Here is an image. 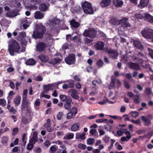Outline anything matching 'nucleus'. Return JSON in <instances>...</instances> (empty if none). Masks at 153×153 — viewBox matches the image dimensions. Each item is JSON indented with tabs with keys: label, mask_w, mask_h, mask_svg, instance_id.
Segmentation results:
<instances>
[{
	"label": "nucleus",
	"mask_w": 153,
	"mask_h": 153,
	"mask_svg": "<svg viewBox=\"0 0 153 153\" xmlns=\"http://www.w3.org/2000/svg\"><path fill=\"white\" fill-rule=\"evenodd\" d=\"M59 98L62 102H66V101H67L68 97H67L65 95L62 94L60 95Z\"/></svg>",
	"instance_id": "44"
},
{
	"label": "nucleus",
	"mask_w": 153,
	"mask_h": 153,
	"mask_svg": "<svg viewBox=\"0 0 153 153\" xmlns=\"http://www.w3.org/2000/svg\"><path fill=\"white\" fill-rule=\"evenodd\" d=\"M7 108L11 113L14 114L16 112V110L13 108V106L8 105Z\"/></svg>",
	"instance_id": "39"
},
{
	"label": "nucleus",
	"mask_w": 153,
	"mask_h": 153,
	"mask_svg": "<svg viewBox=\"0 0 153 153\" xmlns=\"http://www.w3.org/2000/svg\"><path fill=\"white\" fill-rule=\"evenodd\" d=\"M61 61V59L58 57L54 58L49 61V63L52 64H56Z\"/></svg>",
	"instance_id": "29"
},
{
	"label": "nucleus",
	"mask_w": 153,
	"mask_h": 153,
	"mask_svg": "<svg viewBox=\"0 0 153 153\" xmlns=\"http://www.w3.org/2000/svg\"><path fill=\"white\" fill-rule=\"evenodd\" d=\"M80 127V124L79 123H76L74 124L71 127V130L73 131H77Z\"/></svg>",
	"instance_id": "33"
},
{
	"label": "nucleus",
	"mask_w": 153,
	"mask_h": 153,
	"mask_svg": "<svg viewBox=\"0 0 153 153\" xmlns=\"http://www.w3.org/2000/svg\"><path fill=\"white\" fill-rule=\"evenodd\" d=\"M20 47L18 43L15 41H13L11 42V44L8 46V50L10 55L13 56L14 52L20 53L24 52L25 49L23 48L20 51Z\"/></svg>",
	"instance_id": "1"
},
{
	"label": "nucleus",
	"mask_w": 153,
	"mask_h": 153,
	"mask_svg": "<svg viewBox=\"0 0 153 153\" xmlns=\"http://www.w3.org/2000/svg\"><path fill=\"white\" fill-rule=\"evenodd\" d=\"M130 121L136 125H141V122L140 120L137 119L136 120H130Z\"/></svg>",
	"instance_id": "52"
},
{
	"label": "nucleus",
	"mask_w": 153,
	"mask_h": 153,
	"mask_svg": "<svg viewBox=\"0 0 153 153\" xmlns=\"http://www.w3.org/2000/svg\"><path fill=\"white\" fill-rule=\"evenodd\" d=\"M44 126L46 128V130L49 132H51L53 130L51 127V124L45 123L44 124Z\"/></svg>",
	"instance_id": "37"
},
{
	"label": "nucleus",
	"mask_w": 153,
	"mask_h": 153,
	"mask_svg": "<svg viewBox=\"0 0 153 153\" xmlns=\"http://www.w3.org/2000/svg\"><path fill=\"white\" fill-rule=\"evenodd\" d=\"M6 102L4 99H0V105L2 106H5L6 105Z\"/></svg>",
	"instance_id": "55"
},
{
	"label": "nucleus",
	"mask_w": 153,
	"mask_h": 153,
	"mask_svg": "<svg viewBox=\"0 0 153 153\" xmlns=\"http://www.w3.org/2000/svg\"><path fill=\"white\" fill-rule=\"evenodd\" d=\"M131 137V136L126 135V137H123L121 138V140L122 141H128Z\"/></svg>",
	"instance_id": "40"
},
{
	"label": "nucleus",
	"mask_w": 153,
	"mask_h": 153,
	"mask_svg": "<svg viewBox=\"0 0 153 153\" xmlns=\"http://www.w3.org/2000/svg\"><path fill=\"white\" fill-rule=\"evenodd\" d=\"M113 2L114 6L117 7L122 6L123 3L121 0H113Z\"/></svg>",
	"instance_id": "23"
},
{
	"label": "nucleus",
	"mask_w": 153,
	"mask_h": 153,
	"mask_svg": "<svg viewBox=\"0 0 153 153\" xmlns=\"http://www.w3.org/2000/svg\"><path fill=\"white\" fill-rule=\"evenodd\" d=\"M138 57H132V60L140 64H142L143 63L144 59H146V56L141 52H139L138 54Z\"/></svg>",
	"instance_id": "6"
},
{
	"label": "nucleus",
	"mask_w": 153,
	"mask_h": 153,
	"mask_svg": "<svg viewBox=\"0 0 153 153\" xmlns=\"http://www.w3.org/2000/svg\"><path fill=\"white\" fill-rule=\"evenodd\" d=\"M108 101V99L107 98H105L102 101L99 102L98 103L100 105H103L105 104Z\"/></svg>",
	"instance_id": "57"
},
{
	"label": "nucleus",
	"mask_w": 153,
	"mask_h": 153,
	"mask_svg": "<svg viewBox=\"0 0 153 153\" xmlns=\"http://www.w3.org/2000/svg\"><path fill=\"white\" fill-rule=\"evenodd\" d=\"M148 0H140L139 6V7H145L148 5Z\"/></svg>",
	"instance_id": "30"
},
{
	"label": "nucleus",
	"mask_w": 153,
	"mask_h": 153,
	"mask_svg": "<svg viewBox=\"0 0 153 153\" xmlns=\"http://www.w3.org/2000/svg\"><path fill=\"white\" fill-rule=\"evenodd\" d=\"M78 147L79 149L84 150L85 149L86 146L81 143H79L78 145Z\"/></svg>",
	"instance_id": "60"
},
{
	"label": "nucleus",
	"mask_w": 153,
	"mask_h": 153,
	"mask_svg": "<svg viewBox=\"0 0 153 153\" xmlns=\"http://www.w3.org/2000/svg\"><path fill=\"white\" fill-rule=\"evenodd\" d=\"M50 24L53 28H57L59 24H60L61 21L59 19L56 18H54L52 20H50Z\"/></svg>",
	"instance_id": "9"
},
{
	"label": "nucleus",
	"mask_w": 153,
	"mask_h": 153,
	"mask_svg": "<svg viewBox=\"0 0 153 153\" xmlns=\"http://www.w3.org/2000/svg\"><path fill=\"white\" fill-rule=\"evenodd\" d=\"M6 16L7 17H10L15 16H16V15L14 11H10L6 13Z\"/></svg>",
	"instance_id": "38"
},
{
	"label": "nucleus",
	"mask_w": 153,
	"mask_h": 153,
	"mask_svg": "<svg viewBox=\"0 0 153 153\" xmlns=\"http://www.w3.org/2000/svg\"><path fill=\"white\" fill-rule=\"evenodd\" d=\"M21 22L22 23V26L24 28L26 29L29 26L28 22L26 19H23L21 20Z\"/></svg>",
	"instance_id": "34"
},
{
	"label": "nucleus",
	"mask_w": 153,
	"mask_h": 153,
	"mask_svg": "<svg viewBox=\"0 0 153 153\" xmlns=\"http://www.w3.org/2000/svg\"><path fill=\"white\" fill-rule=\"evenodd\" d=\"M110 137L106 135H105L103 138L102 140L106 143H108L110 141Z\"/></svg>",
	"instance_id": "42"
},
{
	"label": "nucleus",
	"mask_w": 153,
	"mask_h": 153,
	"mask_svg": "<svg viewBox=\"0 0 153 153\" xmlns=\"http://www.w3.org/2000/svg\"><path fill=\"white\" fill-rule=\"evenodd\" d=\"M21 98L19 96H16L13 99V102L15 105L18 106L20 104Z\"/></svg>",
	"instance_id": "27"
},
{
	"label": "nucleus",
	"mask_w": 153,
	"mask_h": 153,
	"mask_svg": "<svg viewBox=\"0 0 153 153\" xmlns=\"http://www.w3.org/2000/svg\"><path fill=\"white\" fill-rule=\"evenodd\" d=\"M148 50L149 52V55L153 59V50L149 48H148Z\"/></svg>",
	"instance_id": "64"
},
{
	"label": "nucleus",
	"mask_w": 153,
	"mask_h": 153,
	"mask_svg": "<svg viewBox=\"0 0 153 153\" xmlns=\"http://www.w3.org/2000/svg\"><path fill=\"white\" fill-rule=\"evenodd\" d=\"M54 85L53 84H48L43 85V88L45 91H48L49 90L53 89V88L54 87Z\"/></svg>",
	"instance_id": "28"
},
{
	"label": "nucleus",
	"mask_w": 153,
	"mask_h": 153,
	"mask_svg": "<svg viewBox=\"0 0 153 153\" xmlns=\"http://www.w3.org/2000/svg\"><path fill=\"white\" fill-rule=\"evenodd\" d=\"M43 13L39 11H37L34 14V17L36 19H41L44 17Z\"/></svg>",
	"instance_id": "22"
},
{
	"label": "nucleus",
	"mask_w": 153,
	"mask_h": 153,
	"mask_svg": "<svg viewBox=\"0 0 153 153\" xmlns=\"http://www.w3.org/2000/svg\"><path fill=\"white\" fill-rule=\"evenodd\" d=\"M97 65L99 67H102L103 65V61L101 60H99L97 62Z\"/></svg>",
	"instance_id": "59"
},
{
	"label": "nucleus",
	"mask_w": 153,
	"mask_h": 153,
	"mask_svg": "<svg viewBox=\"0 0 153 153\" xmlns=\"http://www.w3.org/2000/svg\"><path fill=\"white\" fill-rule=\"evenodd\" d=\"M141 119L144 123L145 126H149L151 125V123L150 120L145 116H142L141 117Z\"/></svg>",
	"instance_id": "21"
},
{
	"label": "nucleus",
	"mask_w": 153,
	"mask_h": 153,
	"mask_svg": "<svg viewBox=\"0 0 153 153\" xmlns=\"http://www.w3.org/2000/svg\"><path fill=\"white\" fill-rule=\"evenodd\" d=\"M76 139H80L82 140H84L85 139V133L83 132L82 134L79 133H77L76 134Z\"/></svg>",
	"instance_id": "25"
},
{
	"label": "nucleus",
	"mask_w": 153,
	"mask_h": 153,
	"mask_svg": "<svg viewBox=\"0 0 153 153\" xmlns=\"http://www.w3.org/2000/svg\"><path fill=\"white\" fill-rule=\"evenodd\" d=\"M141 34L146 39H151L153 42V30L149 28L146 27L141 31Z\"/></svg>",
	"instance_id": "3"
},
{
	"label": "nucleus",
	"mask_w": 153,
	"mask_h": 153,
	"mask_svg": "<svg viewBox=\"0 0 153 153\" xmlns=\"http://www.w3.org/2000/svg\"><path fill=\"white\" fill-rule=\"evenodd\" d=\"M66 63L68 65H72L75 63L76 61L75 56L73 53L69 54L65 59Z\"/></svg>",
	"instance_id": "7"
},
{
	"label": "nucleus",
	"mask_w": 153,
	"mask_h": 153,
	"mask_svg": "<svg viewBox=\"0 0 153 153\" xmlns=\"http://www.w3.org/2000/svg\"><path fill=\"white\" fill-rule=\"evenodd\" d=\"M68 92L71 93V96L75 99H77L79 97L78 95H77L78 94L77 91L74 89H71L68 91Z\"/></svg>",
	"instance_id": "14"
},
{
	"label": "nucleus",
	"mask_w": 153,
	"mask_h": 153,
	"mask_svg": "<svg viewBox=\"0 0 153 153\" xmlns=\"http://www.w3.org/2000/svg\"><path fill=\"white\" fill-rule=\"evenodd\" d=\"M104 44L101 41H97L94 45V47L97 50L103 51L104 48Z\"/></svg>",
	"instance_id": "10"
},
{
	"label": "nucleus",
	"mask_w": 153,
	"mask_h": 153,
	"mask_svg": "<svg viewBox=\"0 0 153 153\" xmlns=\"http://www.w3.org/2000/svg\"><path fill=\"white\" fill-rule=\"evenodd\" d=\"M105 51L108 53L109 57L112 59H116L118 56V53L117 51L111 49H105Z\"/></svg>",
	"instance_id": "8"
},
{
	"label": "nucleus",
	"mask_w": 153,
	"mask_h": 153,
	"mask_svg": "<svg viewBox=\"0 0 153 153\" xmlns=\"http://www.w3.org/2000/svg\"><path fill=\"white\" fill-rule=\"evenodd\" d=\"M94 139L93 138H90L87 139L86 142L87 144L91 145L93 144Z\"/></svg>",
	"instance_id": "41"
},
{
	"label": "nucleus",
	"mask_w": 153,
	"mask_h": 153,
	"mask_svg": "<svg viewBox=\"0 0 153 153\" xmlns=\"http://www.w3.org/2000/svg\"><path fill=\"white\" fill-rule=\"evenodd\" d=\"M109 117L111 118H113L114 120L117 119L119 120H122V117L119 116H117L116 115H109Z\"/></svg>",
	"instance_id": "46"
},
{
	"label": "nucleus",
	"mask_w": 153,
	"mask_h": 153,
	"mask_svg": "<svg viewBox=\"0 0 153 153\" xmlns=\"http://www.w3.org/2000/svg\"><path fill=\"white\" fill-rule=\"evenodd\" d=\"M90 134L92 135H94L97 134V132L95 129L92 128L90 130Z\"/></svg>",
	"instance_id": "61"
},
{
	"label": "nucleus",
	"mask_w": 153,
	"mask_h": 153,
	"mask_svg": "<svg viewBox=\"0 0 153 153\" xmlns=\"http://www.w3.org/2000/svg\"><path fill=\"white\" fill-rule=\"evenodd\" d=\"M133 44L134 46L137 49L140 50H143L144 49L143 45L139 41L135 40L133 41Z\"/></svg>",
	"instance_id": "15"
},
{
	"label": "nucleus",
	"mask_w": 153,
	"mask_h": 153,
	"mask_svg": "<svg viewBox=\"0 0 153 153\" xmlns=\"http://www.w3.org/2000/svg\"><path fill=\"white\" fill-rule=\"evenodd\" d=\"M74 134L72 133H69L66 134L64 137V139H73L74 137Z\"/></svg>",
	"instance_id": "35"
},
{
	"label": "nucleus",
	"mask_w": 153,
	"mask_h": 153,
	"mask_svg": "<svg viewBox=\"0 0 153 153\" xmlns=\"http://www.w3.org/2000/svg\"><path fill=\"white\" fill-rule=\"evenodd\" d=\"M19 131V128L17 127H16L13 128V129L12 134V135L14 136L16 135Z\"/></svg>",
	"instance_id": "51"
},
{
	"label": "nucleus",
	"mask_w": 153,
	"mask_h": 153,
	"mask_svg": "<svg viewBox=\"0 0 153 153\" xmlns=\"http://www.w3.org/2000/svg\"><path fill=\"white\" fill-rule=\"evenodd\" d=\"M46 47L45 44L42 42H39L36 46V49L37 51L41 52L43 51Z\"/></svg>",
	"instance_id": "13"
},
{
	"label": "nucleus",
	"mask_w": 153,
	"mask_h": 153,
	"mask_svg": "<svg viewBox=\"0 0 153 153\" xmlns=\"http://www.w3.org/2000/svg\"><path fill=\"white\" fill-rule=\"evenodd\" d=\"M128 19L126 18H123L122 19L121 23L122 24V27L125 28L130 27L131 25L127 22Z\"/></svg>",
	"instance_id": "17"
},
{
	"label": "nucleus",
	"mask_w": 153,
	"mask_h": 153,
	"mask_svg": "<svg viewBox=\"0 0 153 153\" xmlns=\"http://www.w3.org/2000/svg\"><path fill=\"white\" fill-rule=\"evenodd\" d=\"M152 92V89L149 88H146L144 91V92L147 95L151 94Z\"/></svg>",
	"instance_id": "43"
},
{
	"label": "nucleus",
	"mask_w": 153,
	"mask_h": 153,
	"mask_svg": "<svg viewBox=\"0 0 153 153\" xmlns=\"http://www.w3.org/2000/svg\"><path fill=\"white\" fill-rule=\"evenodd\" d=\"M40 60L43 62H47L49 59L48 57L45 55L41 54L39 56Z\"/></svg>",
	"instance_id": "31"
},
{
	"label": "nucleus",
	"mask_w": 153,
	"mask_h": 153,
	"mask_svg": "<svg viewBox=\"0 0 153 153\" xmlns=\"http://www.w3.org/2000/svg\"><path fill=\"white\" fill-rule=\"evenodd\" d=\"M30 104V103L28 101L26 98H23L22 105L21 111H25V108L27 107Z\"/></svg>",
	"instance_id": "12"
},
{
	"label": "nucleus",
	"mask_w": 153,
	"mask_h": 153,
	"mask_svg": "<svg viewBox=\"0 0 153 153\" xmlns=\"http://www.w3.org/2000/svg\"><path fill=\"white\" fill-rule=\"evenodd\" d=\"M25 63L27 65H33L35 64L36 61L33 59L31 58L27 60Z\"/></svg>",
	"instance_id": "36"
},
{
	"label": "nucleus",
	"mask_w": 153,
	"mask_h": 153,
	"mask_svg": "<svg viewBox=\"0 0 153 153\" xmlns=\"http://www.w3.org/2000/svg\"><path fill=\"white\" fill-rule=\"evenodd\" d=\"M112 0H102L100 2V5L102 7H104L109 6L111 3Z\"/></svg>",
	"instance_id": "19"
},
{
	"label": "nucleus",
	"mask_w": 153,
	"mask_h": 153,
	"mask_svg": "<svg viewBox=\"0 0 153 153\" xmlns=\"http://www.w3.org/2000/svg\"><path fill=\"white\" fill-rule=\"evenodd\" d=\"M57 148V146L55 145H53L51 146L50 148V150L51 151V153H53L56 150V148Z\"/></svg>",
	"instance_id": "48"
},
{
	"label": "nucleus",
	"mask_w": 153,
	"mask_h": 153,
	"mask_svg": "<svg viewBox=\"0 0 153 153\" xmlns=\"http://www.w3.org/2000/svg\"><path fill=\"white\" fill-rule=\"evenodd\" d=\"M115 145L116 149L119 150H121L123 149V147L121 145L117 142L115 143Z\"/></svg>",
	"instance_id": "47"
},
{
	"label": "nucleus",
	"mask_w": 153,
	"mask_h": 153,
	"mask_svg": "<svg viewBox=\"0 0 153 153\" xmlns=\"http://www.w3.org/2000/svg\"><path fill=\"white\" fill-rule=\"evenodd\" d=\"M40 105V100L39 99H36L35 101L34 106L35 108L37 109L38 108L36 107L39 106Z\"/></svg>",
	"instance_id": "54"
},
{
	"label": "nucleus",
	"mask_w": 153,
	"mask_h": 153,
	"mask_svg": "<svg viewBox=\"0 0 153 153\" xmlns=\"http://www.w3.org/2000/svg\"><path fill=\"white\" fill-rule=\"evenodd\" d=\"M121 21L122 19L119 20L117 18L115 17L112 18L110 21L111 23L115 25H118L121 24Z\"/></svg>",
	"instance_id": "18"
},
{
	"label": "nucleus",
	"mask_w": 153,
	"mask_h": 153,
	"mask_svg": "<svg viewBox=\"0 0 153 153\" xmlns=\"http://www.w3.org/2000/svg\"><path fill=\"white\" fill-rule=\"evenodd\" d=\"M71 111L74 114V116H75L77 113V110L76 108L73 107L71 109Z\"/></svg>",
	"instance_id": "58"
},
{
	"label": "nucleus",
	"mask_w": 153,
	"mask_h": 153,
	"mask_svg": "<svg viewBox=\"0 0 153 153\" xmlns=\"http://www.w3.org/2000/svg\"><path fill=\"white\" fill-rule=\"evenodd\" d=\"M97 34L95 29L93 28H88L84 30L82 34L83 36L88 37L90 38H94Z\"/></svg>",
	"instance_id": "5"
},
{
	"label": "nucleus",
	"mask_w": 153,
	"mask_h": 153,
	"mask_svg": "<svg viewBox=\"0 0 153 153\" xmlns=\"http://www.w3.org/2000/svg\"><path fill=\"white\" fill-rule=\"evenodd\" d=\"M8 138L5 136H4L3 137L2 140V143L4 144H6L8 142Z\"/></svg>",
	"instance_id": "56"
},
{
	"label": "nucleus",
	"mask_w": 153,
	"mask_h": 153,
	"mask_svg": "<svg viewBox=\"0 0 153 153\" xmlns=\"http://www.w3.org/2000/svg\"><path fill=\"white\" fill-rule=\"evenodd\" d=\"M130 114H131V116L134 118H136L138 116V113L137 111H131Z\"/></svg>",
	"instance_id": "50"
},
{
	"label": "nucleus",
	"mask_w": 153,
	"mask_h": 153,
	"mask_svg": "<svg viewBox=\"0 0 153 153\" xmlns=\"http://www.w3.org/2000/svg\"><path fill=\"white\" fill-rule=\"evenodd\" d=\"M70 23L71 26L74 28H78L80 25L79 23L76 22L74 19L70 21Z\"/></svg>",
	"instance_id": "24"
},
{
	"label": "nucleus",
	"mask_w": 153,
	"mask_h": 153,
	"mask_svg": "<svg viewBox=\"0 0 153 153\" xmlns=\"http://www.w3.org/2000/svg\"><path fill=\"white\" fill-rule=\"evenodd\" d=\"M134 102L136 104L139 103L141 100V99L139 95H134V97L133 98Z\"/></svg>",
	"instance_id": "32"
},
{
	"label": "nucleus",
	"mask_w": 153,
	"mask_h": 153,
	"mask_svg": "<svg viewBox=\"0 0 153 153\" xmlns=\"http://www.w3.org/2000/svg\"><path fill=\"white\" fill-rule=\"evenodd\" d=\"M37 141V138L32 137L31 139H30L29 143L34 145Z\"/></svg>",
	"instance_id": "49"
},
{
	"label": "nucleus",
	"mask_w": 153,
	"mask_h": 153,
	"mask_svg": "<svg viewBox=\"0 0 153 153\" xmlns=\"http://www.w3.org/2000/svg\"><path fill=\"white\" fill-rule=\"evenodd\" d=\"M116 79L114 77H112L111 78V81L110 83V85L111 87H114L115 86V82Z\"/></svg>",
	"instance_id": "45"
},
{
	"label": "nucleus",
	"mask_w": 153,
	"mask_h": 153,
	"mask_svg": "<svg viewBox=\"0 0 153 153\" xmlns=\"http://www.w3.org/2000/svg\"><path fill=\"white\" fill-rule=\"evenodd\" d=\"M135 17L138 19H143L144 15H143L140 13L136 14L134 16Z\"/></svg>",
	"instance_id": "53"
},
{
	"label": "nucleus",
	"mask_w": 153,
	"mask_h": 153,
	"mask_svg": "<svg viewBox=\"0 0 153 153\" xmlns=\"http://www.w3.org/2000/svg\"><path fill=\"white\" fill-rule=\"evenodd\" d=\"M48 7V4H47L45 3H42L39 6V9L42 11H45L47 10Z\"/></svg>",
	"instance_id": "26"
},
{
	"label": "nucleus",
	"mask_w": 153,
	"mask_h": 153,
	"mask_svg": "<svg viewBox=\"0 0 153 153\" xmlns=\"http://www.w3.org/2000/svg\"><path fill=\"white\" fill-rule=\"evenodd\" d=\"M129 66L130 69L135 70L140 69V66L138 64L133 62H130L129 64Z\"/></svg>",
	"instance_id": "16"
},
{
	"label": "nucleus",
	"mask_w": 153,
	"mask_h": 153,
	"mask_svg": "<svg viewBox=\"0 0 153 153\" xmlns=\"http://www.w3.org/2000/svg\"><path fill=\"white\" fill-rule=\"evenodd\" d=\"M72 101V99L70 97H68L67 98V101L64 104V107L67 109H69L71 108V102Z\"/></svg>",
	"instance_id": "20"
},
{
	"label": "nucleus",
	"mask_w": 153,
	"mask_h": 153,
	"mask_svg": "<svg viewBox=\"0 0 153 153\" xmlns=\"http://www.w3.org/2000/svg\"><path fill=\"white\" fill-rule=\"evenodd\" d=\"M75 116H74V114L72 113L71 111L69 112L68 114L67 118L68 119H69L72 118V117H74Z\"/></svg>",
	"instance_id": "63"
},
{
	"label": "nucleus",
	"mask_w": 153,
	"mask_h": 153,
	"mask_svg": "<svg viewBox=\"0 0 153 153\" xmlns=\"http://www.w3.org/2000/svg\"><path fill=\"white\" fill-rule=\"evenodd\" d=\"M143 19L145 21L151 23H153V16L149 13H144Z\"/></svg>",
	"instance_id": "11"
},
{
	"label": "nucleus",
	"mask_w": 153,
	"mask_h": 153,
	"mask_svg": "<svg viewBox=\"0 0 153 153\" xmlns=\"http://www.w3.org/2000/svg\"><path fill=\"white\" fill-rule=\"evenodd\" d=\"M63 113L62 112H59L56 116V117L58 120H60L61 119V118L63 115Z\"/></svg>",
	"instance_id": "62"
},
{
	"label": "nucleus",
	"mask_w": 153,
	"mask_h": 153,
	"mask_svg": "<svg viewBox=\"0 0 153 153\" xmlns=\"http://www.w3.org/2000/svg\"><path fill=\"white\" fill-rule=\"evenodd\" d=\"M45 30L46 28L45 27L41 25H39L37 26L36 29L33 32L32 36L35 39L41 38L43 36Z\"/></svg>",
	"instance_id": "2"
},
{
	"label": "nucleus",
	"mask_w": 153,
	"mask_h": 153,
	"mask_svg": "<svg viewBox=\"0 0 153 153\" xmlns=\"http://www.w3.org/2000/svg\"><path fill=\"white\" fill-rule=\"evenodd\" d=\"M82 7L85 13L92 14L94 12L91 4L89 2L85 1L82 3Z\"/></svg>",
	"instance_id": "4"
}]
</instances>
